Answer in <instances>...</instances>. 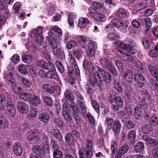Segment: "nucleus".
<instances>
[{"mask_svg":"<svg viewBox=\"0 0 158 158\" xmlns=\"http://www.w3.org/2000/svg\"><path fill=\"white\" fill-rule=\"evenodd\" d=\"M44 27H43L39 26L37 28L33 29L30 32L28 40L26 44H25L27 49L31 51V49L42 45L44 38L42 36V33Z\"/></svg>","mask_w":158,"mask_h":158,"instance_id":"obj_1","label":"nucleus"},{"mask_svg":"<svg viewBox=\"0 0 158 158\" xmlns=\"http://www.w3.org/2000/svg\"><path fill=\"white\" fill-rule=\"evenodd\" d=\"M117 53L122 59V60H117L115 61V64L119 69L123 68L124 64L128 63V64H135V67L140 70L144 69L143 64L140 60L133 58L130 55L125 54L123 51L118 50Z\"/></svg>","mask_w":158,"mask_h":158,"instance_id":"obj_2","label":"nucleus"},{"mask_svg":"<svg viewBox=\"0 0 158 158\" xmlns=\"http://www.w3.org/2000/svg\"><path fill=\"white\" fill-rule=\"evenodd\" d=\"M83 64L84 68L90 72L89 79L90 84L93 86L97 85L101 86L102 84L101 77L98 72H95L96 68L94 66L92 63L85 60L83 62Z\"/></svg>","mask_w":158,"mask_h":158,"instance_id":"obj_3","label":"nucleus"},{"mask_svg":"<svg viewBox=\"0 0 158 158\" xmlns=\"http://www.w3.org/2000/svg\"><path fill=\"white\" fill-rule=\"evenodd\" d=\"M69 58L70 59V63L72 66H73L74 69L71 67L68 68V76L69 82L71 85H73L75 83L76 75L80 74V72L77 65L76 64V60L73 57L72 54H69Z\"/></svg>","mask_w":158,"mask_h":158,"instance_id":"obj_4","label":"nucleus"},{"mask_svg":"<svg viewBox=\"0 0 158 158\" xmlns=\"http://www.w3.org/2000/svg\"><path fill=\"white\" fill-rule=\"evenodd\" d=\"M128 41L130 44H127L121 41H118L116 43V46L131 54L135 53L136 51L135 48L132 46H133L134 47L135 46V42L132 40L130 39H129Z\"/></svg>","mask_w":158,"mask_h":158,"instance_id":"obj_5","label":"nucleus"},{"mask_svg":"<svg viewBox=\"0 0 158 158\" xmlns=\"http://www.w3.org/2000/svg\"><path fill=\"white\" fill-rule=\"evenodd\" d=\"M58 82L59 85L57 84L56 87L50 84H45L42 85L41 88L43 91L49 94L53 93L56 90L57 94H59L61 92V84L60 81Z\"/></svg>","mask_w":158,"mask_h":158,"instance_id":"obj_6","label":"nucleus"},{"mask_svg":"<svg viewBox=\"0 0 158 158\" xmlns=\"http://www.w3.org/2000/svg\"><path fill=\"white\" fill-rule=\"evenodd\" d=\"M111 23L114 27L122 31H125L128 27L127 23H124L122 20L120 19H113L111 21Z\"/></svg>","mask_w":158,"mask_h":158,"instance_id":"obj_7","label":"nucleus"},{"mask_svg":"<svg viewBox=\"0 0 158 158\" xmlns=\"http://www.w3.org/2000/svg\"><path fill=\"white\" fill-rule=\"evenodd\" d=\"M64 96L66 98L71 102L70 105L74 112L75 113H78L79 110L76 106L75 103L74 102V98L71 92L69 90H66L64 93Z\"/></svg>","mask_w":158,"mask_h":158,"instance_id":"obj_8","label":"nucleus"},{"mask_svg":"<svg viewBox=\"0 0 158 158\" xmlns=\"http://www.w3.org/2000/svg\"><path fill=\"white\" fill-rule=\"evenodd\" d=\"M88 49L85 51L87 55L89 57H92L95 55V50L97 48V43L93 41H91L87 45Z\"/></svg>","mask_w":158,"mask_h":158,"instance_id":"obj_9","label":"nucleus"},{"mask_svg":"<svg viewBox=\"0 0 158 158\" xmlns=\"http://www.w3.org/2000/svg\"><path fill=\"white\" fill-rule=\"evenodd\" d=\"M134 81L136 82L138 87H142L146 83V80L144 77L139 73H136L135 75Z\"/></svg>","mask_w":158,"mask_h":158,"instance_id":"obj_10","label":"nucleus"},{"mask_svg":"<svg viewBox=\"0 0 158 158\" xmlns=\"http://www.w3.org/2000/svg\"><path fill=\"white\" fill-rule=\"evenodd\" d=\"M69 108L68 105L64 103L63 105L62 115L65 119L68 121H70L72 119V117L69 113Z\"/></svg>","mask_w":158,"mask_h":158,"instance_id":"obj_11","label":"nucleus"},{"mask_svg":"<svg viewBox=\"0 0 158 158\" xmlns=\"http://www.w3.org/2000/svg\"><path fill=\"white\" fill-rule=\"evenodd\" d=\"M17 108L18 110L23 114H25L29 111V107L24 102H19L17 104Z\"/></svg>","mask_w":158,"mask_h":158,"instance_id":"obj_12","label":"nucleus"},{"mask_svg":"<svg viewBox=\"0 0 158 158\" xmlns=\"http://www.w3.org/2000/svg\"><path fill=\"white\" fill-rule=\"evenodd\" d=\"M98 70L100 73L104 80L107 83H110L111 80V76L107 72L104 71L99 67H98Z\"/></svg>","mask_w":158,"mask_h":158,"instance_id":"obj_13","label":"nucleus"},{"mask_svg":"<svg viewBox=\"0 0 158 158\" xmlns=\"http://www.w3.org/2000/svg\"><path fill=\"white\" fill-rule=\"evenodd\" d=\"M7 110L9 112L11 116H14L16 114V109L11 102H7L6 105Z\"/></svg>","mask_w":158,"mask_h":158,"instance_id":"obj_14","label":"nucleus"},{"mask_svg":"<svg viewBox=\"0 0 158 158\" xmlns=\"http://www.w3.org/2000/svg\"><path fill=\"white\" fill-rule=\"evenodd\" d=\"M29 103L33 106H36L40 103V98L35 95L32 96L29 98L28 101Z\"/></svg>","mask_w":158,"mask_h":158,"instance_id":"obj_15","label":"nucleus"},{"mask_svg":"<svg viewBox=\"0 0 158 158\" xmlns=\"http://www.w3.org/2000/svg\"><path fill=\"white\" fill-rule=\"evenodd\" d=\"M13 151L14 153L17 156L21 155L22 152V148L20 143H15L13 146Z\"/></svg>","mask_w":158,"mask_h":158,"instance_id":"obj_16","label":"nucleus"},{"mask_svg":"<svg viewBox=\"0 0 158 158\" xmlns=\"http://www.w3.org/2000/svg\"><path fill=\"white\" fill-rule=\"evenodd\" d=\"M44 146L39 145H34L32 147V150L35 153L38 155H44L45 153V149Z\"/></svg>","mask_w":158,"mask_h":158,"instance_id":"obj_17","label":"nucleus"},{"mask_svg":"<svg viewBox=\"0 0 158 158\" xmlns=\"http://www.w3.org/2000/svg\"><path fill=\"white\" fill-rule=\"evenodd\" d=\"M39 134V131L37 130H34L29 131L27 135V139L29 141H31L37 138Z\"/></svg>","mask_w":158,"mask_h":158,"instance_id":"obj_18","label":"nucleus"},{"mask_svg":"<svg viewBox=\"0 0 158 158\" xmlns=\"http://www.w3.org/2000/svg\"><path fill=\"white\" fill-rule=\"evenodd\" d=\"M53 50V53L55 56L61 59L64 58L65 55L62 50L57 47Z\"/></svg>","mask_w":158,"mask_h":158,"instance_id":"obj_19","label":"nucleus"},{"mask_svg":"<svg viewBox=\"0 0 158 158\" xmlns=\"http://www.w3.org/2000/svg\"><path fill=\"white\" fill-rule=\"evenodd\" d=\"M129 148L127 145H124L120 148L118 151V153L116 154L115 158H119L123 155L126 153Z\"/></svg>","mask_w":158,"mask_h":158,"instance_id":"obj_20","label":"nucleus"},{"mask_svg":"<svg viewBox=\"0 0 158 158\" xmlns=\"http://www.w3.org/2000/svg\"><path fill=\"white\" fill-rule=\"evenodd\" d=\"M90 22V21L88 19L81 17L78 20L77 25L80 28H82Z\"/></svg>","mask_w":158,"mask_h":158,"instance_id":"obj_21","label":"nucleus"},{"mask_svg":"<svg viewBox=\"0 0 158 158\" xmlns=\"http://www.w3.org/2000/svg\"><path fill=\"white\" fill-rule=\"evenodd\" d=\"M110 103L112 105H116L119 107H122L123 105V102L121 98L120 97H117L114 99H113L110 102Z\"/></svg>","mask_w":158,"mask_h":158,"instance_id":"obj_22","label":"nucleus"},{"mask_svg":"<svg viewBox=\"0 0 158 158\" xmlns=\"http://www.w3.org/2000/svg\"><path fill=\"white\" fill-rule=\"evenodd\" d=\"M123 77L127 82L130 83L132 81L133 73L131 70L127 71L123 74Z\"/></svg>","mask_w":158,"mask_h":158,"instance_id":"obj_23","label":"nucleus"},{"mask_svg":"<svg viewBox=\"0 0 158 158\" xmlns=\"http://www.w3.org/2000/svg\"><path fill=\"white\" fill-rule=\"evenodd\" d=\"M148 67L152 75L158 81V69H156L151 64H148Z\"/></svg>","mask_w":158,"mask_h":158,"instance_id":"obj_24","label":"nucleus"},{"mask_svg":"<svg viewBox=\"0 0 158 158\" xmlns=\"http://www.w3.org/2000/svg\"><path fill=\"white\" fill-rule=\"evenodd\" d=\"M121 128L120 123L118 121H115L113 125L112 129L115 135L120 132Z\"/></svg>","mask_w":158,"mask_h":158,"instance_id":"obj_25","label":"nucleus"},{"mask_svg":"<svg viewBox=\"0 0 158 158\" xmlns=\"http://www.w3.org/2000/svg\"><path fill=\"white\" fill-rule=\"evenodd\" d=\"M4 78L6 80V82L8 84H12L15 81L13 77V75L12 73H9L8 75H6L4 73Z\"/></svg>","mask_w":158,"mask_h":158,"instance_id":"obj_26","label":"nucleus"},{"mask_svg":"<svg viewBox=\"0 0 158 158\" xmlns=\"http://www.w3.org/2000/svg\"><path fill=\"white\" fill-rule=\"evenodd\" d=\"M149 86L153 91L158 94V84L154 79H152L150 80Z\"/></svg>","mask_w":158,"mask_h":158,"instance_id":"obj_27","label":"nucleus"},{"mask_svg":"<svg viewBox=\"0 0 158 158\" xmlns=\"http://www.w3.org/2000/svg\"><path fill=\"white\" fill-rule=\"evenodd\" d=\"M47 40H48L52 48L53 49L57 47V44L55 38L52 36L47 37Z\"/></svg>","mask_w":158,"mask_h":158,"instance_id":"obj_28","label":"nucleus"},{"mask_svg":"<svg viewBox=\"0 0 158 158\" xmlns=\"http://www.w3.org/2000/svg\"><path fill=\"white\" fill-rule=\"evenodd\" d=\"M44 50L43 53V56L48 61H49L50 60V57L49 55V52H50L51 49L49 46H45L44 47Z\"/></svg>","mask_w":158,"mask_h":158,"instance_id":"obj_29","label":"nucleus"},{"mask_svg":"<svg viewBox=\"0 0 158 158\" xmlns=\"http://www.w3.org/2000/svg\"><path fill=\"white\" fill-rule=\"evenodd\" d=\"M44 50L43 53V56L48 61H49L50 60V57L49 55V52H50L51 49L49 46H45L44 47Z\"/></svg>","mask_w":158,"mask_h":158,"instance_id":"obj_30","label":"nucleus"},{"mask_svg":"<svg viewBox=\"0 0 158 158\" xmlns=\"http://www.w3.org/2000/svg\"><path fill=\"white\" fill-rule=\"evenodd\" d=\"M143 139L147 142L148 144H150L152 146L158 144V141L155 139H152L149 137H147L146 136H143Z\"/></svg>","mask_w":158,"mask_h":158,"instance_id":"obj_31","label":"nucleus"},{"mask_svg":"<svg viewBox=\"0 0 158 158\" xmlns=\"http://www.w3.org/2000/svg\"><path fill=\"white\" fill-rule=\"evenodd\" d=\"M9 125L7 119L4 116L0 117V128L5 129L7 128Z\"/></svg>","mask_w":158,"mask_h":158,"instance_id":"obj_32","label":"nucleus"},{"mask_svg":"<svg viewBox=\"0 0 158 158\" xmlns=\"http://www.w3.org/2000/svg\"><path fill=\"white\" fill-rule=\"evenodd\" d=\"M39 119L41 122L45 123H48L50 119L49 116L47 114L42 113L39 115Z\"/></svg>","mask_w":158,"mask_h":158,"instance_id":"obj_33","label":"nucleus"},{"mask_svg":"<svg viewBox=\"0 0 158 158\" xmlns=\"http://www.w3.org/2000/svg\"><path fill=\"white\" fill-rule=\"evenodd\" d=\"M144 147L143 143L142 142L138 143L134 147V151L137 152H141L143 150Z\"/></svg>","mask_w":158,"mask_h":158,"instance_id":"obj_34","label":"nucleus"},{"mask_svg":"<svg viewBox=\"0 0 158 158\" xmlns=\"http://www.w3.org/2000/svg\"><path fill=\"white\" fill-rule=\"evenodd\" d=\"M89 12L87 14V15L94 18V19L97 16L98 13L97 12L96 10L92 7H89L88 8Z\"/></svg>","mask_w":158,"mask_h":158,"instance_id":"obj_35","label":"nucleus"},{"mask_svg":"<svg viewBox=\"0 0 158 158\" xmlns=\"http://www.w3.org/2000/svg\"><path fill=\"white\" fill-rule=\"evenodd\" d=\"M68 15V22L69 23L70 26L71 28H73L74 27V24L72 18H76V15H74L73 13L70 12H69Z\"/></svg>","mask_w":158,"mask_h":158,"instance_id":"obj_36","label":"nucleus"},{"mask_svg":"<svg viewBox=\"0 0 158 158\" xmlns=\"http://www.w3.org/2000/svg\"><path fill=\"white\" fill-rule=\"evenodd\" d=\"M100 63L105 67L107 68L111 66V63L108 60L105 58H101L99 60Z\"/></svg>","mask_w":158,"mask_h":158,"instance_id":"obj_37","label":"nucleus"},{"mask_svg":"<svg viewBox=\"0 0 158 158\" xmlns=\"http://www.w3.org/2000/svg\"><path fill=\"white\" fill-rule=\"evenodd\" d=\"M134 117L136 119H139L142 115V110L139 106H136L134 109Z\"/></svg>","mask_w":158,"mask_h":158,"instance_id":"obj_38","label":"nucleus"},{"mask_svg":"<svg viewBox=\"0 0 158 158\" xmlns=\"http://www.w3.org/2000/svg\"><path fill=\"white\" fill-rule=\"evenodd\" d=\"M65 140L66 142L69 145H72L74 143V138L70 133H68L66 135Z\"/></svg>","mask_w":158,"mask_h":158,"instance_id":"obj_39","label":"nucleus"},{"mask_svg":"<svg viewBox=\"0 0 158 158\" xmlns=\"http://www.w3.org/2000/svg\"><path fill=\"white\" fill-rule=\"evenodd\" d=\"M116 16L119 18H124L127 15V11L123 9H119L116 13Z\"/></svg>","mask_w":158,"mask_h":158,"instance_id":"obj_40","label":"nucleus"},{"mask_svg":"<svg viewBox=\"0 0 158 158\" xmlns=\"http://www.w3.org/2000/svg\"><path fill=\"white\" fill-rule=\"evenodd\" d=\"M31 94L29 93H19V96L20 98L24 101H27L31 97Z\"/></svg>","mask_w":158,"mask_h":158,"instance_id":"obj_41","label":"nucleus"},{"mask_svg":"<svg viewBox=\"0 0 158 158\" xmlns=\"http://www.w3.org/2000/svg\"><path fill=\"white\" fill-rule=\"evenodd\" d=\"M19 72L22 75L27 74V70L25 66L23 64L19 65L18 66Z\"/></svg>","mask_w":158,"mask_h":158,"instance_id":"obj_42","label":"nucleus"},{"mask_svg":"<svg viewBox=\"0 0 158 158\" xmlns=\"http://www.w3.org/2000/svg\"><path fill=\"white\" fill-rule=\"evenodd\" d=\"M52 133L53 134L55 138L60 140L62 139V137L60 132L58 130L53 129L52 131Z\"/></svg>","mask_w":158,"mask_h":158,"instance_id":"obj_43","label":"nucleus"},{"mask_svg":"<svg viewBox=\"0 0 158 158\" xmlns=\"http://www.w3.org/2000/svg\"><path fill=\"white\" fill-rule=\"evenodd\" d=\"M6 102V98L4 94H0V110L4 109Z\"/></svg>","mask_w":158,"mask_h":158,"instance_id":"obj_44","label":"nucleus"},{"mask_svg":"<svg viewBox=\"0 0 158 158\" xmlns=\"http://www.w3.org/2000/svg\"><path fill=\"white\" fill-rule=\"evenodd\" d=\"M115 121L112 119L107 117L105 120V125L108 128H110L113 125Z\"/></svg>","mask_w":158,"mask_h":158,"instance_id":"obj_45","label":"nucleus"},{"mask_svg":"<svg viewBox=\"0 0 158 158\" xmlns=\"http://www.w3.org/2000/svg\"><path fill=\"white\" fill-rule=\"evenodd\" d=\"M38 110L34 107L31 108V110L28 114L29 116L34 118L36 117L38 114Z\"/></svg>","mask_w":158,"mask_h":158,"instance_id":"obj_46","label":"nucleus"},{"mask_svg":"<svg viewBox=\"0 0 158 158\" xmlns=\"http://www.w3.org/2000/svg\"><path fill=\"white\" fill-rule=\"evenodd\" d=\"M128 139L130 141L132 142H134L136 137V132L134 130H131L130 131L128 135Z\"/></svg>","mask_w":158,"mask_h":158,"instance_id":"obj_47","label":"nucleus"},{"mask_svg":"<svg viewBox=\"0 0 158 158\" xmlns=\"http://www.w3.org/2000/svg\"><path fill=\"white\" fill-rule=\"evenodd\" d=\"M73 54L77 57L80 58L81 57L83 54V52L81 49L75 48L73 50Z\"/></svg>","mask_w":158,"mask_h":158,"instance_id":"obj_48","label":"nucleus"},{"mask_svg":"<svg viewBox=\"0 0 158 158\" xmlns=\"http://www.w3.org/2000/svg\"><path fill=\"white\" fill-rule=\"evenodd\" d=\"M106 18L104 14L98 13L95 19L97 21L104 22L106 20Z\"/></svg>","mask_w":158,"mask_h":158,"instance_id":"obj_49","label":"nucleus"},{"mask_svg":"<svg viewBox=\"0 0 158 158\" xmlns=\"http://www.w3.org/2000/svg\"><path fill=\"white\" fill-rule=\"evenodd\" d=\"M22 59L24 62L29 63L32 61V57L31 55L25 54L22 56Z\"/></svg>","mask_w":158,"mask_h":158,"instance_id":"obj_50","label":"nucleus"},{"mask_svg":"<svg viewBox=\"0 0 158 158\" xmlns=\"http://www.w3.org/2000/svg\"><path fill=\"white\" fill-rule=\"evenodd\" d=\"M44 69L50 71H55L56 68L53 63L51 62H49L48 64L46 63V64L44 67Z\"/></svg>","mask_w":158,"mask_h":158,"instance_id":"obj_51","label":"nucleus"},{"mask_svg":"<svg viewBox=\"0 0 158 158\" xmlns=\"http://www.w3.org/2000/svg\"><path fill=\"white\" fill-rule=\"evenodd\" d=\"M107 38L111 40H114L119 38V35L115 33H108L107 36Z\"/></svg>","mask_w":158,"mask_h":158,"instance_id":"obj_52","label":"nucleus"},{"mask_svg":"<svg viewBox=\"0 0 158 158\" xmlns=\"http://www.w3.org/2000/svg\"><path fill=\"white\" fill-rule=\"evenodd\" d=\"M54 71H50L48 73L47 77L51 79H55L56 81H57L59 79V77L54 72Z\"/></svg>","mask_w":158,"mask_h":158,"instance_id":"obj_53","label":"nucleus"},{"mask_svg":"<svg viewBox=\"0 0 158 158\" xmlns=\"http://www.w3.org/2000/svg\"><path fill=\"white\" fill-rule=\"evenodd\" d=\"M114 88L119 92H122L123 91V88L121 85L116 80H114Z\"/></svg>","mask_w":158,"mask_h":158,"instance_id":"obj_54","label":"nucleus"},{"mask_svg":"<svg viewBox=\"0 0 158 158\" xmlns=\"http://www.w3.org/2000/svg\"><path fill=\"white\" fill-rule=\"evenodd\" d=\"M149 122L151 125L156 126L158 123V118L156 115L152 116Z\"/></svg>","mask_w":158,"mask_h":158,"instance_id":"obj_55","label":"nucleus"},{"mask_svg":"<svg viewBox=\"0 0 158 158\" xmlns=\"http://www.w3.org/2000/svg\"><path fill=\"white\" fill-rule=\"evenodd\" d=\"M44 101L45 104L49 106L52 105V98L48 96L44 98Z\"/></svg>","mask_w":158,"mask_h":158,"instance_id":"obj_56","label":"nucleus"},{"mask_svg":"<svg viewBox=\"0 0 158 158\" xmlns=\"http://www.w3.org/2000/svg\"><path fill=\"white\" fill-rule=\"evenodd\" d=\"M11 86L13 88V89L14 92L15 93H18L21 92L22 90V88L21 87L17 86L15 82L11 84Z\"/></svg>","mask_w":158,"mask_h":158,"instance_id":"obj_57","label":"nucleus"},{"mask_svg":"<svg viewBox=\"0 0 158 158\" xmlns=\"http://www.w3.org/2000/svg\"><path fill=\"white\" fill-rule=\"evenodd\" d=\"M55 65L60 72L62 73L64 72V68L62 64L59 61H57L55 62Z\"/></svg>","mask_w":158,"mask_h":158,"instance_id":"obj_58","label":"nucleus"},{"mask_svg":"<svg viewBox=\"0 0 158 158\" xmlns=\"http://www.w3.org/2000/svg\"><path fill=\"white\" fill-rule=\"evenodd\" d=\"M21 81L23 84L27 87H31V82L29 80L25 77H23L21 78Z\"/></svg>","mask_w":158,"mask_h":158,"instance_id":"obj_59","label":"nucleus"},{"mask_svg":"<svg viewBox=\"0 0 158 158\" xmlns=\"http://www.w3.org/2000/svg\"><path fill=\"white\" fill-rule=\"evenodd\" d=\"M117 144L115 141L113 140L111 143V149L112 154H115L117 151Z\"/></svg>","mask_w":158,"mask_h":158,"instance_id":"obj_60","label":"nucleus"},{"mask_svg":"<svg viewBox=\"0 0 158 158\" xmlns=\"http://www.w3.org/2000/svg\"><path fill=\"white\" fill-rule=\"evenodd\" d=\"M54 123L56 126L59 127H62L63 125V121L60 119L57 118H54Z\"/></svg>","mask_w":158,"mask_h":158,"instance_id":"obj_61","label":"nucleus"},{"mask_svg":"<svg viewBox=\"0 0 158 158\" xmlns=\"http://www.w3.org/2000/svg\"><path fill=\"white\" fill-rule=\"evenodd\" d=\"M152 130L151 126L149 125H145L142 128V131L144 133L148 134Z\"/></svg>","mask_w":158,"mask_h":158,"instance_id":"obj_62","label":"nucleus"},{"mask_svg":"<svg viewBox=\"0 0 158 158\" xmlns=\"http://www.w3.org/2000/svg\"><path fill=\"white\" fill-rule=\"evenodd\" d=\"M63 154L61 152L58 150H56L53 152L54 158H61Z\"/></svg>","mask_w":158,"mask_h":158,"instance_id":"obj_63","label":"nucleus"},{"mask_svg":"<svg viewBox=\"0 0 158 158\" xmlns=\"http://www.w3.org/2000/svg\"><path fill=\"white\" fill-rule=\"evenodd\" d=\"M151 158H158V148H155L152 151Z\"/></svg>","mask_w":158,"mask_h":158,"instance_id":"obj_64","label":"nucleus"}]
</instances>
